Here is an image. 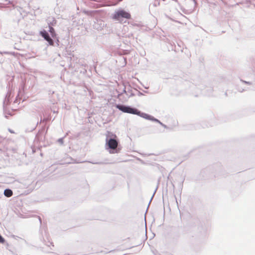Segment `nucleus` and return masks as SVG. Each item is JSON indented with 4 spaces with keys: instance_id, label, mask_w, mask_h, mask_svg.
Masks as SVG:
<instances>
[{
    "instance_id": "1",
    "label": "nucleus",
    "mask_w": 255,
    "mask_h": 255,
    "mask_svg": "<svg viewBox=\"0 0 255 255\" xmlns=\"http://www.w3.org/2000/svg\"><path fill=\"white\" fill-rule=\"evenodd\" d=\"M116 107L124 113L136 115L146 119H148L149 118V116L148 115L143 113H141L136 109L120 105H117Z\"/></svg>"
},
{
    "instance_id": "3",
    "label": "nucleus",
    "mask_w": 255,
    "mask_h": 255,
    "mask_svg": "<svg viewBox=\"0 0 255 255\" xmlns=\"http://www.w3.org/2000/svg\"><path fill=\"white\" fill-rule=\"evenodd\" d=\"M41 35L49 43L50 45L54 44L53 40L50 37L48 33L45 30L40 32Z\"/></svg>"
},
{
    "instance_id": "2",
    "label": "nucleus",
    "mask_w": 255,
    "mask_h": 255,
    "mask_svg": "<svg viewBox=\"0 0 255 255\" xmlns=\"http://www.w3.org/2000/svg\"><path fill=\"white\" fill-rule=\"evenodd\" d=\"M121 18L130 19V14L124 10H120L116 11L113 16V18L115 20H120Z\"/></svg>"
},
{
    "instance_id": "4",
    "label": "nucleus",
    "mask_w": 255,
    "mask_h": 255,
    "mask_svg": "<svg viewBox=\"0 0 255 255\" xmlns=\"http://www.w3.org/2000/svg\"><path fill=\"white\" fill-rule=\"evenodd\" d=\"M108 144L110 148L115 149L118 146V142L116 139H110L108 142Z\"/></svg>"
},
{
    "instance_id": "7",
    "label": "nucleus",
    "mask_w": 255,
    "mask_h": 255,
    "mask_svg": "<svg viewBox=\"0 0 255 255\" xmlns=\"http://www.w3.org/2000/svg\"><path fill=\"white\" fill-rule=\"evenodd\" d=\"M54 31V29H53V28H52V27H51L50 28V32H52V31Z\"/></svg>"
},
{
    "instance_id": "6",
    "label": "nucleus",
    "mask_w": 255,
    "mask_h": 255,
    "mask_svg": "<svg viewBox=\"0 0 255 255\" xmlns=\"http://www.w3.org/2000/svg\"><path fill=\"white\" fill-rule=\"evenodd\" d=\"M5 242L4 239L2 238V237L0 235V243H4Z\"/></svg>"
},
{
    "instance_id": "5",
    "label": "nucleus",
    "mask_w": 255,
    "mask_h": 255,
    "mask_svg": "<svg viewBox=\"0 0 255 255\" xmlns=\"http://www.w3.org/2000/svg\"><path fill=\"white\" fill-rule=\"evenodd\" d=\"M4 195L7 197H10L12 195V191L10 189H5L4 191Z\"/></svg>"
}]
</instances>
